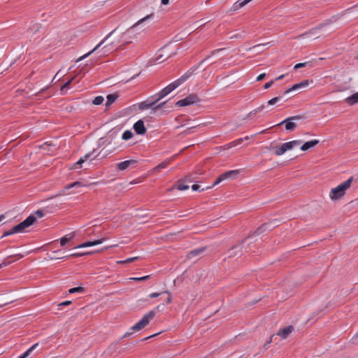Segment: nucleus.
<instances>
[{"label": "nucleus", "instance_id": "obj_47", "mask_svg": "<svg viewBox=\"0 0 358 358\" xmlns=\"http://www.w3.org/2000/svg\"><path fill=\"white\" fill-rule=\"evenodd\" d=\"M150 277V275H145V276L140 277V278H132L131 279L135 281H143V280H146L149 279Z\"/></svg>", "mask_w": 358, "mask_h": 358}, {"label": "nucleus", "instance_id": "obj_20", "mask_svg": "<svg viewBox=\"0 0 358 358\" xmlns=\"http://www.w3.org/2000/svg\"><path fill=\"white\" fill-rule=\"evenodd\" d=\"M293 329L294 327L292 326H287L279 331L277 335L280 336L282 338H286L292 333Z\"/></svg>", "mask_w": 358, "mask_h": 358}, {"label": "nucleus", "instance_id": "obj_44", "mask_svg": "<svg viewBox=\"0 0 358 358\" xmlns=\"http://www.w3.org/2000/svg\"><path fill=\"white\" fill-rule=\"evenodd\" d=\"M14 234H15V232L13 231V229L12 228L10 230L6 231L3 234V235L1 236V238H3L8 236H10V235Z\"/></svg>", "mask_w": 358, "mask_h": 358}, {"label": "nucleus", "instance_id": "obj_45", "mask_svg": "<svg viewBox=\"0 0 358 358\" xmlns=\"http://www.w3.org/2000/svg\"><path fill=\"white\" fill-rule=\"evenodd\" d=\"M113 45V43H111L110 45H104L103 48L106 49V51H105L106 52H111V51H113V48H114Z\"/></svg>", "mask_w": 358, "mask_h": 358}, {"label": "nucleus", "instance_id": "obj_28", "mask_svg": "<svg viewBox=\"0 0 358 358\" xmlns=\"http://www.w3.org/2000/svg\"><path fill=\"white\" fill-rule=\"evenodd\" d=\"M74 238V234H70V236L68 238L67 236H64L63 237H62L60 239H59V242H60V245L62 247H64L66 243L70 241L71 240L72 238Z\"/></svg>", "mask_w": 358, "mask_h": 358}, {"label": "nucleus", "instance_id": "obj_21", "mask_svg": "<svg viewBox=\"0 0 358 358\" xmlns=\"http://www.w3.org/2000/svg\"><path fill=\"white\" fill-rule=\"evenodd\" d=\"M91 254V252H85V253H81V252H78V253H72L71 255H66V256H64V257H50V259H67L69 257H82V256H84V255H90Z\"/></svg>", "mask_w": 358, "mask_h": 358}, {"label": "nucleus", "instance_id": "obj_16", "mask_svg": "<svg viewBox=\"0 0 358 358\" xmlns=\"http://www.w3.org/2000/svg\"><path fill=\"white\" fill-rule=\"evenodd\" d=\"M308 85V80H303L302 82L299 83H296V84H294V85H292V87L287 89V90H285L284 92V94H287L292 91H295V90H299L302 87H305L306 86Z\"/></svg>", "mask_w": 358, "mask_h": 358}, {"label": "nucleus", "instance_id": "obj_8", "mask_svg": "<svg viewBox=\"0 0 358 358\" xmlns=\"http://www.w3.org/2000/svg\"><path fill=\"white\" fill-rule=\"evenodd\" d=\"M200 101V99L196 94H190L185 98L179 100L176 103V106L179 107L187 106L192 104H194Z\"/></svg>", "mask_w": 358, "mask_h": 358}, {"label": "nucleus", "instance_id": "obj_41", "mask_svg": "<svg viewBox=\"0 0 358 358\" xmlns=\"http://www.w3.org/2000/svg\"><path fill=\"white\" fill-rule=\"evenodd\" d=\"M224 180V178L222 177V175L221 174L215 180V182L213 183L212 186L211 187H206V189H209V188H211L212 187H214L216 185L220 183L222 181H223Z\"/></svg>", "mask_w": 358, "mask_h": 358}, {"label": "nucleus", "instance_id": "obj_33", "mask_svg": "<svg viewBox=\"0 0 358 358\" xmlns=\"http://www.w3.org/2000/svg\"><path fill=\"white\" fill-rule=\"evenodd\" d=\"M169 101L162 102L157 105H155V107L152 108V112H151V114H155L157 110H159L165 106V105Z\"/></svg>", "mask_w": 358, "mask_h": 358}, {"label": "nucleus", "instance_id": "obj_49", "mask_svg": "<svg viewBox=\"0 0 358 358\" xmlns=\"http://www.w3.org/2000/svg\"><path fill=\"white\" fill-rule=\"evenodd\" d=\"M307 64H308L307 62L298 63V64H296L294 66V69H300V68L305 67V66H306Z\"/></svg>", "mask_w": 358, "mask_h": 358}, {"label": "nucleus", "instance_id": "obj_25", "mask_svg": "<svg viewBox=\"0 0 358 358\" xmlns=\"http://www.w3.org/2000/svg\"><path fill=\"white\" fill-rule=\"evenodd\" d=\"M252 0H243V1H241V0H238L232 6V10H238L239 8L243 7L244 6H245L246 4H248V3H250V1H252Z\"/></svg>", "mask_w": 358, "mask_h": 358}, {"label": "nucleus", "instance_id": "obj_64", "mask_svg": "<svg viewBox=\"0 0 358 358\" xmlns=\"http://www.w3.org/2000/svg\"><path fill=\"white\" fill-rule=\"evenodd\" d=\"M5 218V216L3 215H0V222H1Z\"/></svg>", "mask_w": 358, "mask_h": 358}, {"label": "nucleus", "instance_id": "obj_50", "mask_svg": "<svg viewBox=\"0 0 358 358\" xmlns=\"http://www.w3.org/2000/svg\"><path fill=\"white\" fill-rule=\"evenodd\" d=\"M35 215L38 217H43L44 216V212L43 210L39 209L35 212Z\"/></svg>", "mask_w": 358, "mask_h": 358}, {"label": "nucleus", "instance_id": "obj_35", "mask_svg": "<svg viewBox=\"0 0 358 358\" xmlns=\"http://www.w3.org/2000/svg\"><path fill=\"white\" fill-rule=\"evenodd\" d=\"M184 182H185L182 180H180L178 181V185L177 187L178 190L184 191L189 189V185H185Z\"/></svg>", "mask_w": 358, "mask_h": 358}, {"label": "nucleus", "instance_id": "obj_3", "mask_svg": "<svg viewBox=\"0 0 358 358\" xmlns=\"http://www.w3.org/2000/svg\"><path fill=\"white\" fill-rule=\"evenodd\" d=\"M302 143L301 140H294L282 143L280 145L273 147L274 154L277 156L283 155L286 151L292 149L294 147L300 145Z\"/></svg>", "mask_w": 358, "mask_h": 358}, {"label": "nucleus", "instance_id": "obj_17", "mask_svg": "<svg viewBox=\"0 0 358 358\" xmlns=\"http://www.w3.org/2000/svg\"><path fill=\"white\" fill-rule=\"evenodd\" d=\"M105 240H106L105 238H102L95 240L93 241H86V242L76 246L75 248H86V247L96 245L102 243Z\"/></svg>", "mask_w": 358, "mask_h": 358}, {"label": "nucleus", "instance_id": "obj_62", "mask_svg": "<svg viewBox=\"0 0 358 358\" xmlns=\"http://www.w3.org/2000/svg\"><path fill=\"white\" fill-rule=\"evenodd\" d=\"M274 335H273L271 337V339L269 341L266 342L264 345V346H266L267 344H269L270 343L272 342V340H273V338Z\"/></svg>", "mask_w": 358, "mask_h": 358}, {"label": "nucleus", "instance_id": "obj_13", "mask_svg": "<svg viewBox=\"0 0 358 358\" xmlns=\"http://www.w3.org/2000/svg\"><path fill=\"white\" fill-rule=\"evenodd\" d=\"M152 101H150L149 99L142 101L138 104V108L141 110H143L148 108H152L155 107V105L157 104V100L155 98L152 99Z\"/></svg>", "mask_w": 358, "mask_h": 358}, {"label": "nucleus", "instance_id": "obj_43", "mask_svg": "<svg viewBox=\"0 0 358 358\" xmlns=\"http://www.w3.org/2000/svg\"><path fill=\"white\" fill-rule=\"evenodd\" d=\"M196 128V127H188L184 131L183 133L185 134V135H188V134H190L193 132H194V130Z\"/></svg>", "mask_w": 358, "mask_h": 358}, {"label": "nucleus", "instance_id": "obj_29", "mask_svg": "<svg viewBox=\"0 0 358 358\" xmlns=\"http://www.w3.org/2000/svg\"><path fill=\"white\" fill-rule=\"evenodd\" d=\"M83 186H85V185H83L81 182L76 181L74 182H72L71 184L66 185L64 187V189L68 190L73 187H83Z\"/></svg>", "mask_w": 358, "mask_h": 358}, {"label": "nucleus", "instance_id": "obj_6", "mask_svg": "<svg viewBox=\"0 0 358 358\" xmlns=\"http://www.w3.org/2000/svg\"><path fill=\"white\" fill-rule=\"evenodd\" d=\"M209 57L210 56H207L205 59L201 60L198 65L193 66L182 76H180L178 79L176 80L175 82L177 83V85L180 86L183 83H185L188 78H189L193 74L195 73V71L198 69L199 65L203 63L204 61H206Z\"/></svg>", "mask_w": 358, "mask_h": 358}, {"label": "nucleus", "instance_id": "obj_42", "mask_svg": "<svg viewBox=\"0 0 358 358\" xmlns=\"http://www.w3.org/2000/svg\"><path fill=\"white\" fill-rule=\"evenodd\" d=\"M194 180H195V178L194 177L193 174L186 176L185 177V178L182 179V180L185 182H192L194 181Z\"/></svg>", "mask_w": 358, "mask_h": 358}, {"label": "nucleus", "instance_id": "obj_40", "mask_svg": "<svg viewBox=\"0 0 358 358\" xmlns=\"http://www.w3.org/2000/svg\"><path fill=\"white\" fill-rule=\"evenodd\" d=\"M269 43H260V44H257V45H254L252 48H251V49H258V52H263L264 50L262 49L263 47L266 46V45H268Z\"/></svg>", "mask_w": 358, "mask_h": 358}, {"label": "nucleus", "instance_id": "obj_37", "mask_svg": "<svg viewBox=\"0 0 358 358\" xmlns=\"http://www.w3.org/2000/svg\"><path fill=\"white\" fill-rule=\"evenodd\" d=\"M75 77L71 78L70 80L66 81L61 87L60 90L63 91L64 90H68L70 87L71 84L72 83Z\"/></svg>", "mask_w": 358, "mask_h": 358}, {"label": "nucleus", "instance_id": "obj_46", "mask_svg": "<svg viewBox=\"0 0 358 358\" xmlns=\"http://www.w3.org/2000/svg\"><path fill=\"white\" fill-rule=\"evenodd\" d=\"M280 99V96H275L271 99H270L268 101V105H273L275 104L277 101H278Z\"/></svg>", "mask_w": 358, "mask_h": 358}, {"label": "nucleus", "instance_id": "obj_19", "mask_svg": "<svg viewBox=\"0 0 358 358\" xmlns=\"http://www.w3.org/2000/svg\"><path fill=\"white\" fill-rule=\"evenodd\" d=\"M319 143H320L319 140H316V139H314V140H312L310 141H307L301 145V150L302 151H306V150H309L310 148L315 147Z\"/></svg>", "mask_w": 358, "mask_h": 358}, {"label": "nucleus", "instance_id": "obj_51", "mask_svg": "<svg viewBox=\"0 0 358 358\" xmlns=\"http://www.w3.org/2000/svg\"><path fill=\"white\" fill-rule=\"evenodd\" d=\"M164 293H166L168 294V297L167 299H166L165 302L166 304H169L171 303L172 301V299H171V294L169 292H165Z\"/></svg>", "mask_w": 358, "mask_h": 358}, {"label": "nucleus", "instance_id": "obj_2", "mask_svg": "<svg viewBox=\"0 0 358 358\" xmlns=\"http://www.w3.org/2000/svg\"><path fill=\"white\" fill-rule=\"evenodd\" d=\"M354 180L353 176H351L344 182L340 184L335 188H332L329 193V196L332 200H338L341 199L345 194V192L352 185Z\"/></svg>", "mask_w": 358, "mask_h": 358}, {"label": "nucleus", "instance_id": "obj_23", "mask_svg": "<svg viewBox=\"0 0 358 358\" xmlns=\"http://www.w3.org/2000/svg\"><path fill=\"white\" fill-rule=\"evenodd\" d=\"M95 149H94L92 152L86 154L83 157H81L76 163L73 164V169H78V165H81L84 163L87 159H89L91 155L95 152Z\"/></svg>", "mask_w": 358, "mask_h": 358}, {"label": "nucleus", "instance_id": "obj_34", "mask_svg": "<svg viewBox=\"0 0 358 358\" xmlns=\"http://www.w3.org/2000/svg\"><path fill=\"white\" fill-rule=\"evenodd\" d=\"M133 137V133L130 130L125 131L122 136V138L124 141H127L131 139Z\"/></svg>", "mask_w": 358, "mask_h": 358}, {"label": "nucleus", "instance_id": "obj_10", "mask_svg": "<svg viewBox=\"0 0 358 358\" xmlns=\"http://www.w3.org/2000/svg\"><path fill=\"white\" fill-rule=\"evenodd\" d=\"M243 245L241 244V243L239 244H237V245L233 246L232 248H231L227 252L228 257H229V258L234 257L236 256H241L243 255Z\"/></svg>", "mask_w": 358, "mask_h": 358}, {"label": "nucleus", "instance_id": "obj_27", "mask_svg": "<svg viewBox=\"0 0 358 358\" xmlns=\"http://www.w3.org/2000/svg\"><path fill=\"white\" fill-rule=\"evenodd\" d=\"M118 95L117 94H109L107 96V101H106V106H110L112 103H113L117 99Z\"/></svg>", "mask_w": 358, "mask_h": 358}, {"label": "nucleus", "instance_id": "obj_31", "mask_svg": "<svg viewBox=\"0 0 358 358\" xmlns=\"http://www.w3.org/2000/svg\"><path fill=\"white\" fill-rule=\"evenodd\" d=\"M170 164L169 160H166L158 164L157 166H155V170L156 171H159L162 169H165L168 166V165Z\"/></svg>", "mask_w": 358, "mask_h": 358}, {"label": "nucleus", "instance_id": "obj_54", "mask_svg": "<svg viewBox=\"0 0 358 358\" xmlns=\"http://www.w3.org/2000/svg\"><path fill=\"white\" fill-rule=\"evenodd\" d=\"M274 81L273 80H271L268 83H266L264 85V89H268L273 84Z\"/></svg>", "mask_w": 358, "mask_h": 358}, {"label": "nucleus", "instance_id": "obj_32", "mask_svg": "<svg viewBox=\"0 0 358 358\" xmlns=\"http://www.w3.org/2000/svg\"><path fill=\"white\" fill-rule=\"evenodd\" d=\"M85 291V288L83 287H72L71 289H69V294H74V293H83Z\"/></svg>", "mask_w": 358, "mask_h": 358}, {"label": "nucleus", "instance_id": "obj_5", "mask_svg": "<svg viewBox=\"0 0 358 358\" xmlns=\"http://www.w3.org/2000/svg\"><path fill=\"white\" fill-rule=\"evenodd\" d=\"M36 220V216L32 214L30 215L24 220L13 227L15 234L23 232L25 229L32 225Z\"/></svg>", "mask_w": 358, "mask_h": 358}, {"label": "nucleus", "instance_id": "obj_11", "mask_svg": "<svg viewBox=\"0 0 358 358\" xmlns=\"http://www.w3.org/2000/svg\"><path fill=\"white\" fill-rule=\"evenodd\" d=\"M116 29H115L114 30H113L112 31H110L108 34L106 35V36L97 45H96L93 50H92L91 51H90L89 52L86 53L85 55H84L83 56L79 57L78 59H77V62H79V61H81L83 59H84L85 58L87 57L89 55H90L93 52L96 51V50L99 49V47H101L102 45H103L105 43V42L108 39L109 37H110V36L115 31Z\"/></svg>", "mask_w": 358, "mask_h": 358}, {"label": "nucleus", "instance_id": "obj_30", "mask_svg": "<svg viewBox=\"0 0 358 358\" xmlns=\"http://www.w3.org/2000/svg\"><path fill=\"white\" fill-rule=\"evenodd\" d=\"M243 141V138H238L226 145H224V149H229L232 147L240 145Z\"/></svg>", "mask_w": 358, "mask_h": 358}, {"label": "nucleus", "instance_id": "obj_48", "mask_svg": "<svg viewBox=\"0 0 358 358\" xmlns=\"http://www.w3.org/2000/svg\"><path fill=\"white\" fill-rule=\"evenodd\" d=\"M41 28L40 25L38 24H34L31 28L29 29V31L34 29V34H35L37 31H38L39 29Z\"/></svg>", "mask_w": 358, "mask_h": 358}, {"label": "nucleus", "instance_id": "obj_12", "mask_svg": "<svg viewBox=\"0 0 358 358\" xmlns=\"http://www.w3.org/2000/svg\"><path fill=\"white\" fill-rule=\"evenodd\" d=\"M138 164V161L135 159H129L122 162L117 164V169L120 171H124L129 166L133 168L136 167Z\"/></svg>", "mask_w": 358, "mask_h": 358}, {"label": "nucleus", "instance_id": "obj_26", "mask_svg": "<svg viewBox=\"0 0 358 358\" xmlns=\"http://www.w3.org/2000/svg\"><path fill=\"white\" fill-rule=\"evenodd\" d=\"M239 173V171L238 170H232V171H226L224 173H223L222 175V177L224 178V180L226 179H228V178H235L238 174Z\"/></svg>", "mask_w": 358, "mask_h": 358}, {"label": "nucleus", "instance_id": "obj_38", "mask_svg": "<svg viewBox=\"0 0 358 358\" xmlns=\"http://www.w3.org/2000/svg\"><path fill=\"white\" fill-rule=\"evenodd\" d=\"M153 17V14H150V15H146L145 17L139 20L135 24H134L131 29L134 28V27L141 24L142 22H143L144 21L147 20L148 19H150Z\"/></svg>", "mask_w": 358, "mask_h": 358}, {"label": "nucleus", "instance_id": "obj_18", "mask_svg": "<svg viewBox=\"0 0 358 358\" xmlns=\"http://www.w3.org/2000/svg\"><path fill=\"white\" fill-rule=\"evenodd\" d=\"M206 250V247H201L199 248L194 249L188 252L187 255V259H192L196 256H199L203 253Z\"/></svg>", "mask_w": 358, "mask_h": 358}, {"label": "nucleus", "instance_id": "obj_58", "mask_svg": "<svg viewBox=\"0 0 358 358\" xmlns=\"http://www.w3.org/2000/svg\"><path fill=\"white\" fill-rule=\"evenodd\" d=\"M10 264V262H6V260L3 261L1 264H0V269L1 268H3V266H7V265H8Z\"/></svg>", "mask_w": 358, "mask_h": 358}, {"label": "nucleus", "instance_id": "obj_7", "mask_svg": "<svg viewBox=\"0 0 358 358\" xmlns=\"http://www.w3.org/2000/svg\"><path fill=\"white\" fill-rule=\"evenodd\" d=\"M178 87H179V86L177 85V83L175 81H173V83L169 84L168 86H166V87L163 88L158 93H157L154 96H151L150 99L155 98L156 100H157V102H158L161 99H162L164 97H165L166 95L170 94L175 89H176Z\"/></svg>", "mask_w": 358, "mask_h": 358}, {"label": "nucleus", "instance_id": "obj_9", "mask_svg": "<svg viewBox=\"0 0 358 358\" xmlns=\"http://www.w3.org/2000/svg\"><path fill=\"white\" fill-rule=\"evenodd\" d=\"M336 21V17L335 16H332L331 18L328 19V20H324L323 22L320 23V24H318L317 27L310 29L309 31H306V33H304L302 36H310V35H313V34H315L317 33V31L322 29L323 27L334 22Z\"/></svg>", "mask_w": 358, "mask_h": 358}, {"label": "nucleus", "instance_id": "obj_60", "mask_svg": "<svg viewBox=\"0 0 358 358\" xmlns=\"http://www.w3.org/2000/svg\"><path fill=\"white\" fill-rule=\"evenodd\" d=\"M223 49H217V50H214L211 52V55H215L216 52H219V51H221Z\"/></svg>", "mask_w": 358, "mask_h": 358}, {"label": "nucleus", "instance_id": "obj_36", "mask_svg": "<svg viewBox=\"0 0 358 358\" xmlns=\"http://www.w3.org/2000/svg\"><path fill=\"white\" fill-rule=\"evenodd\" d=\"M264 107H265L264 105H262L261 106L257 108L256 109L250 111L249 113V114L248 115V117H250L252 115L257 114V113L261 112L264 108Z\"/></svg>", "mask_w": 358, "mask_h": 358}, {"label": "nucleus", "instance_id": "obj_52", "mask_svg": "<svg viewBox=\"0 0 358 358\" xmlns=\"http://www.w3.org/2000/svg\"><path fill=\"white\" fill-rule=\"evenodd\" d=\"M138 257H131V258H128L126 260H124L123 262L124 263H129V262H134L135 260L138 259Z\"/></svg>", "mask_w": 358, "mask_h": 358}, {"label": "nucleus", "instance_id": "obj_22", "mask_svg": "<svg viewBox=\"0 0 358 358\" xmlns=\"http://www.w3.org/2000/svg\"><path fill=\"white\" fill-rule=\"evenodd\" d=\"M143 328H144V327L142 325L141 322L139 321L136 324H134L133 327H131V330L132 331L125 333L124 334V336L122 337V338L129 336L130 335H131L133 334V331H138L141 330Z\"/></svg>", "mask_w": 358, "mask_h": 358}, {"label": "nucleus", "instance_id": "obj_56", "mask_svg": "<svg viewBox=\"0 0 358 358\" xmlns=\"http://www.w3.org/2000/svg\"><path fill=\"white\" fill-rule=\"evenodd\" d=\"M71 303V301H65L61 303H59L58 306H69Z\"/></svg>", "mask_w": 358, "mask_h": 358}, {"label": "nucleus", "instance_id": "obj_53", "mask_svg": "<svg viewBox=\"0 0 358 358\" xmlns=\"http://www.w3.org/2000/svg\"><path fill=\"white\" fill-rule=\"evenodd\" d=\"M266 77V73H261L260 75H259L257 78V81H261L264 78Z\"/></svg>", "mask_w": 358, "mask_h": 358}, {"label": "nucleus", "instance_id": "obj_14", "mask_svg": "<svg viewBox=\"0 0 358 358\" xmlns=\"http://www.w3.org/2000/svg\"><path fill=\"white\" fill-rule=\"evenodd\" d=\"M135 132L138 135H143L146 132L144 122L142 120H138L133 127Z\"/></svg>", "mask_w": 358, "mask_h": 358}, {"label": "nucleus", "instance_id": "obj_55", "mask_svg": "<svg viewBox=\"0 0 358 358\" xmlns=\"http://www.w3.org/2000/svg\"><path fill=\"white\" fill-rule=\"evenodd\" d=\"M200 185H197V184H194L192 186V190L194 191H198V190H200Z\"/></svg>", "mask_w": 358, "mask_h": 358}, {"label": "nucleus", "instance_id": "obj_1", "mask_svg": "<svg viewBox=\"0 0 358 358\" xmlns=\"http://www.w3.org/2000/svg\"><path fill=\"white\" fill-rule=\"evenodd\" d=\"M278 224H276V220H274L273 222L264 223L262 224L259 227H258L252 234L248 236L244 239H243L242 241L241 242V244L243 245V252H256V241H252L254 237L255 236L260 235L267 229L274 228Z\"/></svg>", "mask_w": 358, "mask_h": 358}, {"label": "nucleus", "instance_id": "obj_39", "mask_svg": "<svg viewBox=\"0 0 358 358\" xmlns=\"http://www.w3.org/2000/svg\"><path fill=\"white\" fill-rule=\"evenodd\" d=\"M103 101H104V99L102 96H97L94 98L92 103L94 105H100L103 103Z\"/></svg>", "mask_w": 358, "mask_h": 358}, {"label": "nucleus", "instance_id": "obj_24", "mask_svg": "<svg viewBox=\"0 0 358 358\" xmlns=\"http://www.w3.org/2000/svg\"><path fill=\"white\" fill-rule=\"evenodd\" d=\"M345 101L350 106H352L358 103V92L347 97Z\"/></svg>", "mask_w": 358, "mask_h": 358}, {"label": "nucleus", "instance_id": "obj_57", "mask_svg": "<svg viewBox=\"0 0 358 358\" xmlns=\"http://www.w3.org/2000/svg\"><path fill=\"white\" fill-rule=\"evenodd\" d=\"M162 294V293L154 292V293L150 294L149 296L150 298H155V297L159 296Z\"/></svg>", "mask_w": 358, "mask_h": 358}, {"label": "nucleus", "instance_id": "obj_15", "mask_svg": "<svg viewBox=\"0 0 358 358\" xmlns=\"http://www.w3.org/2000/svg\"><path fill=\"white\" fill-rule=\"evenodd\" d=\"M156 313L155 310H152L149 311L146 315H145L143 318L140 320L142 325L145 327H146L149 322L150 320H152L154 317L155 316Z\"/></svg>", "mask_w": 358, "mask_h": 358}, {"label": "nucleus", "instance_id": "obj_61", "mask_svg": "<svg viewBox=\"0 0 358 358\" xmlns=\"http://www.w3.org/2000/svg\"><path fill=\"white\" fill-rule=\"evenodd\" d=\"M48 87H45V88L41 89V91H40V92H38V94H42V93H43V92H44L48 89Z\"/></svg>", "mask_w": 358, "mask_h": 358}, {"label": "nucleus", "instance_id": "obj_4", "mask_svg": "<svg viewBox=\"0 0 358 358\" xmlns=\"http://www.w3.org/2000/svg\"><path fill=\"white\" fill-rule=\"evenodd\" d=\"M306 116L305 114L303 115H297L292 117H289L280 122L279 124H276V126L285 124V129L288 131H294L296 127V124L293 121L299 120H304L306 119Z\"/></svg>", "mask_w": 358, "mask_h": 358}, {"label": "nucleus", "instance_id": "obj_63", "mask_svg": "<svg viewBox=\"0 0 358 358\" xmlns=\"http://www.w3.org/2000/svg\"><path fill=\"white\" fill-rule=\"evenodd\" d=\"M284 77H285V75H281V76H280L279 77H278L275 80H281V79H282Z\"/></svg>", "mask_w": 358, "mask_h": 358}, {"label": "nucleus", "instance_id": "obj_59", "mask_svg": "<svg viewBox=\"0 0 358 358\" xmlns=\"http://www.w3.org/2000/svg\"><path fill=\"white\" fill-rule=\"evenodd\" d=\"M161 3L163 5H167L169 3V0H161Z\"/></svg>", "mask_w": 358, "mask_h": 358}]
</instances>
